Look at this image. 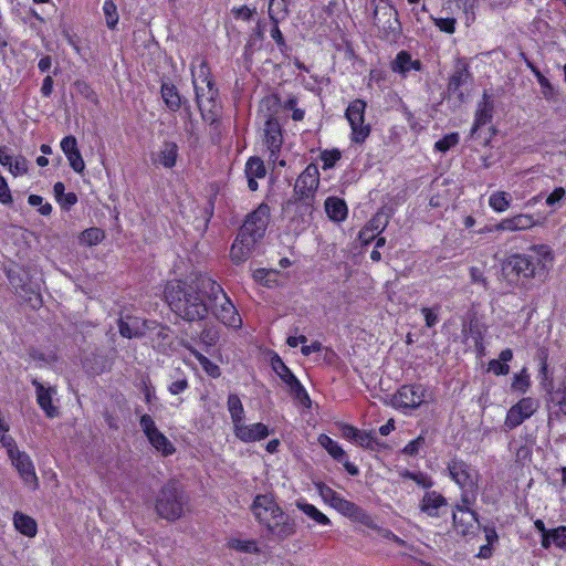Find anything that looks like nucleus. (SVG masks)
Here are the masks:
<instances>
[{"instance_id":"f257e3e1","label":"nucleus","mask_w":566,"mask_h":566,"mask_svg":"<svg viewBox=\"0 0 566 566\" xmlns=\"http://www.w3.org/2000/svg\"><path fill=\"white\" fill-rule=\"evenodd\" d=\"M206 281H213L207 274H196L185 281L169 282L165 290L170 308L181 318L201 321L209 313L210 287Z\"/></svg>"},{"instance_id":"f03ea898","label":"nucleus","mask_w":566,"mask_h":566,"mask_svg":"<svg viewBox=\"0 0 566 566\" xmlns=\"http://www.w3.org/2000/svg\"><path fill=\"white\" fill-rule=\"evenodd\" d=\"M553 259L548 245H533L525 253L507 256L502 263V274L511 284H517L521 280L542 279L548 272Z\"/></svg>"},{"instance_id":"7ed1b4c3","label":"nucleus","mask_w":566,"mask_h":566,"mask_svg":"<svg viewBox=\"0 0 566 566\" xmlns=\"http://www.w3.org/2000/svg\"><path fill=\"white\" fill-rule=\"evenodd\" d=\"M251 512L260 526L275 539L284 541L296 533L295 520L284 512L273 494H258Z\"/></svg>"},{"instance_id":"20e7f679","label":"nucleus","mask_w":566,"mask_h":566,"mask_svg":"<svg viewBox=\"0 0 566 566\" xmlns=\"http://www.w3.org/2000/svg\"><path fill=\"white\" fill-rule=\"evenodd\" d=\"M206 286L210 287L209 312L226 326L240 328L242 319L221 285L216 281H206Z\"/></svg>"},{"instance_id":"39448f33","label":"nucleus","mask_w":566,"mask_h":566,"mask_svg":"<svg viewBox=\"0 0 566 566\" xmlns=\"http://www.w3.org/2000/svg\"><path fill=\"white\" fill-rule=\"evenodd\" d=\"M186 504L187 497L181 486L177 482L170 481L159 491L155 509L160 517L176 521L184 515Z\"/></svg>"},{"instance_id":"423d86ee","label":"nucleus","mask_w":566,"mask_h":566,"mask_svg":"<svg viewBox=\"0 0 566 566\" xmlns=\"http://www.w3.org/2000/svg\"><path fill=\"white\" fill-rule=\"evenodd\" d=\"M373 22L380 36L387 41H396L401 34L398 12L389 0H373Z\"/></svg>"},{"instance_id":"0eeeda50","label":"nucleus","mask_w":566,"mask_h":566,"mask_svg":"<svg viewBox=\"0 0 566 566\" xmlns=\"http://www.w3.org/2000/svg\"><path fill=\"white\" fill-rule=\"evenodd\" d=\"M192 83L196 92L198 107L203 112H212L216 106L218 90L210 78L209 67L206 62H201L192 70Z\"/></svg>"},{"instance_id":"6e6552de","label":"nucleus","mask_w":566,"mask_h":566,"mask_svg":"<svg viewBox=\"0 0 566 566\" xmlns=\"http://www.w3.org/2000/svg\"><path fill=\"white\" fill-rule=\"evenodd\" d=\"M314 486L324 503L328 504L344 516L361 520L365 516L364 511L355 503L344 499L340 494L323 482H315Z\"/></svg>"},{"instance_id":"1a4fd4ad","label":"nucleus","mask_w":566,"mask_h":566,"mask_svg":"<svg viewBox=\"0 0 566 566\" xmlns=\"http://www.w3.org/2000/svg\"><path fill=\"white\" fill-rule=\"evenodd\" d=\"M366 103L363 99L353 101L345 113L350 125V139L356 144H363L370 134V126L365 124Z\"/></svg>"},{"instance_id":"9d476101","label":"nucleus","mask_w":566,"mask_h":566,"mask_svg":"<svg viewBox=\"0 0 566 566\" xmlns=\"http://www.w3.org/2000/svg\"><path fill=\"white\" fill-rule=\"evenodd\" d=\"M8 458L12 467L17 470L24 485L31 491L38 490L39 479L30 455L17 447L8 453Z\"/></svg>"},{"instance_id":"9b49d317","label":"nucleus","mask_w":566,"mask_h":566,"mask_svg":"<svg viewBox=\"0 0 566 566\" xmlns=\"http://www.w3.org/2000/svg\"><path fill=\"white\" fill-rule=\"evenodd\" d=\"M271 367L273 371L280 377V379L285 384L290 394L295 399H297L301 403L310 402L307 391L277 354H273L271 357Z\"/></svg>"},{"instance_id":"f8f14e48","label":"nucleus","mask_w":566,"mask_h":566,"mask_svg":"<svg viewBox=\"0 0 566 566\" xmlns=\"http://www.w3.org/2000/svg\"><path fill=\"white\" fill-rule=\"evenodd\" d=\"M140 428L147 437L151 447L163 457H169L175 453L176 448L170 440L157 428L154 419L149 415H143L139 420Z\"/></svg>"},{"instance_id":"ddd939ff","label":"nucleus","mask_w":566,"mask_h":566,"mask_svg":"<svg viewBox=\"0 0 566 566\" xmlns=\"http://www.w3.org/2000/svg\"><path fill=\"white\" fill-rule=\"evenodd\" d=\"M427 390L421 385L401 386L391 398L394 408L406 411L420 407L426 401Z\"/></svg>"},{"instance_id":"4468645a","label":"nucleus","mask_w":566,"mask_h":566,"mask_svg":"<svg viewBox=\"0 0 566 566\" xmlns=\"http://www.w3.org/2000/svg\"><path fill=\"white\" fill-rule=\"evenodd\" d=\"M270 208L268 205H260L245 219L244 224L240 229L242 235L253 238L255 241L261 240L269 224Z\"/></svg>"},{"instance_id":"2eb2a0df","label":"nucleus","mask_w":566,"mask_h":566,"mask_svg":"<svg viewBox=\"0 0 566 566\" xmlns=\"http://www.w3.org/2000/svg\"><path fill=\"white\" fill-rule=\"evenodd\" d=\"M539 408L537 399L525 397L513 405L506 413L504 427L512 430L530 419Z\"/></svg>"},{"instance_id":"dca6fc26","label":"nucleus","mask_w":566,"mask_h":566,"mask_svg":"<svg viewBox=\"0 0 566 566\" xmlns=\"http://www.w3.org/2000/svg\"><path fill=\"white\" fill-rule=\"evenodd\" d=\"M450 478L465 492L473 491L478 484V471L460 459H452L448 463Z\"/></svg>"},{"instance_id":"f3484780","label":"nucleus","mask_w":566,"mask_h":566,"mask_svg":"<svg viewBox=\"0 0 566 566\" xmlns=\"http://www.w3.org/2000/svg\"><path fill=\"white\" fill-rule=\"evenodd\" d=\"M319 185V171L315 164H310L296 179L294 192L298 199L313 198Z\"/></svg>"},{"instance_id":"a211bd4d","label":"nucleus","mask_w":566,"mask_h":566,"mask_svg":"<svg viewBox=\"0 0 566 566\" xmlns=\"http://www.w3.org/2000/svg\"><path fill=\"white\" fill-rule=\"evenodd\" d=\"M462 502L465 505H457V510L453 512V525L459 534L465 536L473 532L478 524V518L475 513L468 507L470 501L467 493L462 494Z\"/></svg>"},{"instance_id":"6ab92c4d","label":"nucleus","mask_w":566,"mask_h":566,"mask_svg":"<svg viewBox=\"0 0 566 566\" xmlns=\"http://www.w3.org/2000/svg\"><path fill=\"white\" fill-rule=\"evenodd\" d=\"M537 224L535 218L530 213H518L502 219L499 223L489 229V231H525Z\"/></svg>"},{"instance_id":"aec40b11","label":"nucleus","mask_w":566,"mask_h":566,"mask_svg":"<svg viewBox=\"0 0 566 566\" xmlns=\"http://www.w3.org/2000/svg\"><path fill=\"white\" fill-rule=\"evenodd\" d=\"M318 443L327 451V453L338 462H342L347 473L350 475H357L359 473L358 468L349 462L346 457V452L327 434H319L317 439Z\"/></svg>"},{"instance_id":"412c9836","label":"nucleus","mask_w":566,"mask_h":566,"mask_svg":"<svg viewBox=\"0 0 566 566\" xmlns=\"http://www.w3.org/2000/svg\"><path fill=\"white\" fill-rule=\"evenodd\" d=\"M154 322H148L136 316H125L119 319L118 327L123 337L133 338L142 337L150 329Z\"/></svg>"},{"instance_id":"4be33fe9","label":"nucleus","mask_w":566,"mask_h":566,"mask_svg":"<svg viewBox=\"0 0 566 566\" xmlns=\"http://www.w3.org/2000/svg\"><path fill=\"white\" fill-rule=\"evenodd\" d=\"M234 436L242 442H254L265 439L270 432L265 424L261 422L245 424L241 421L233 428Z\"/></svg>"},{"instance_id":"5701e85b","label":"nucleus","mask_w":566,"mask_h":566,"mask_svg":"<svg viewBox=\"0 0 566 566\" xmlns=\"http://www.w3.org/2000/svg\"><path fill=\"white\" fill-rule=\"evenodd\" d=\"M263 133L264 143L270 150V158L272 160H276V153L280 150L282 145V134L279 122L273 117L268 118L264 124Z\"/></svg>"},{"instance_id":"b1692460","label":"nucleus","mask_w":566,"mask_h":566,"mask_svg":"<svg viewBox=\"0 0 566 566\" xmlns=\"http://www.w3.org/2000/svg\"><path fill=\"white\" fill-rule=\"evenodd\" d=\"M35 388L36 402L49 418L57 416V408L53 405V396L56 395L54 387H45L38 379L32 380Z\"/></svg>"},{"instance_id":"393cba45","label":"nucleus","mask_w":566,"mask_h":566,"mask_svg":"<svg viewBox=\"0 0 566 566\" xmlns=\"http://www.w3.org/2000/svg\"><path fill=\"white\" fill-rule=\"evenodd\" d=\"M469 78L470 72L468 65L459 61L448 83L449 93L455 95L460 101H463L465 95L463 86L468 83Z\"/></svg>"},{"instance_id":"a878e982","label":"nucleus","mask_w":566,"mask_h":566,"mask_svg":"<svg viewBox=\"0 0 566 566\" xmlns=\"http://www.w3.org/2000/svg\"><path fill=\"white\" fill-rule=\"evenodd\" d=\"M256 242L258 241H255L253 238H250L248 235L243 237L242 232L240 231L231 247V260L237 264L247 261L250 258L251 252L254 249Z\"/></svg>"},{"instance_id":"bb28decb","label":"nucleus","mask_w":566,"mask_h":566,"mask_svg":"<svg viewBox=\"0 0 566 566\" xmlns=\"http://www.w3.org/2000/svg\"><path fill=\"white\" fill-rule=\"evenodd\" d=\"M447 500L436 491L427 492L420 503L421 512L431 517L440 516V510L447 506Z\"/></svg>"},{"instance_id":"cd10ccee","label":"nucleus","mask_w":566,"mask_h":566,"mask_svg":"<svg viewBox=\"0 0 566 566\" xmlns=\"http://www.w3.org/2000/svg\"><path fill=\"white\" fill-rule=\"evenodd\" d=\"M493 114V103L491 97L484 93L482 101L478 105V109L475 113L474 123L472 126L471 134H475L478 129L486 124H489L492 119Z\"/></svg>"},{"instance_id":"c85d7f7f","label":"nucleus","mask_w":566,"mask_h":566,"mask_svg":"<svg viewBox=\"0 0 566 566\" xmlns=\"http://www.w3.org/2000/svg\"><path fill=\"white\" fill-rule=\"evenodd\" d=\"M266 174L263 160L259 157H251L245 164V175L248 178V187L251 191L258 189L256 178H264Z\"/></svg>"},{"instance_id":"c756f323","label":"nucleus","mask_w":566,"mask_h":566,"mask_svg":"<svg viewBox=\"0 0 566 566\" xmlns=\"http://www.w3.org/2000/svg\"><path fill=\"white\" fill-rule=\"evenodd\" d=\"M295 506L301 512H303L310 520H312L316 525L331 526L332 521L329 520V517L315 505L306 502L303 499H300L295 502Z\"/></svg>"},{"instance_id":"7c9ffc66","label":"nucleus","mask_w":566,"mask_h":566,"mask_svg":"<svg viewBox=\"0 0 566 566\" xmlns=\"http://www.w3.org/2000/svg\"><path fill=\"white\" fill-rule=\"evenodd\" d=\"M178 158V146L174 142H165L159 151L157 153V157L155 163L161 165L165 168H172L177 164Z\"/></svg>"},{"instance_id":"2f4dec72","label":"nucleus","mask_w":566,"mask_h":566,"mask_svg":"<svg viewBox=\"0 0 566 566\" xmlns=\"http://www.w3.org/2000/svg\"><path fill=\"white\" fill-rule=\"evenodd\" d=\"M14 528L27 537H34L38 533L35 520L22 512H15L13 515Z\"/></svg>"},{"instance_id":"473e14b6","label":"nucleus","mask_w":566,"mask_h":566,"mask_svg":"<svg viewBox=\"0 0 566 566\" xmlns=\"http://www.w3.org/2000/svg\"><path fill=\"white\" fill-rule=\"evenodd\" d=\"M325 211L333 221L340 222L347 217V206L344 200L336 197H328L325 200Z\"/></svg>"},{"instance_id":"72a5a7b5","label":"nucleus","mask_w":566,"mask_h":566,"mask_svg":"<svg viewBox=\"0 0 566 566\" xmlns=\"http://www.w3.org/2000/svg\"><path fill=\"white\" fill-rule=\"evenodd\" d=\"M420 61L412 60L406 51L399 52L392 62V70L402 75H406L410 70H420Z\"/></svg>"},{"instance_id":"f704fd0d","label":"nucleus","mask_w":566,"mask_h":566,"mask_svg":"<svg viewBox=\"0 0 566 566\" xmlns=\"http://www.w3.org/2000/svg\"><path fill=\"white\" fill-rule=\"evenodd\" d=\"M227 407L234 428L244 420V408L240 397L237 394H230L227 400Z\"/></svg>"},{"instance_id":"c9c22d12","label":"nucleus","mask_w":566,"mask_h":566,"mask_svg":"<svg viewBox=\"0 0 566 566\" xmlns=\"http://www.w3.org/2000/svg\"><path fill=\"white\" fill-rule=\"evenodd\" d=\"M161 97L170 111L177 112L180 108L181 99L172 84L164 83L161 85Z\"/></svg>"},{"instance_id":"e433bc0d","label":"nucleus","mask_w":566,"mask_h":566,"mask_svg":"<svg viewBox=\"0 0 566 566\" xmlns=\"http://www.w3.org/2000/svg\"><path fill=\"white\" fill-rule=\"evenodd\" d=\"M53 192L56 201L64 209L74 206L77 201V197L74 192H65L64 184L59 181L53 186Z\"/></svg>"},{"instance_id":"4c0bfd02","label":"nucleus","mask_w":566,"mask_h":566,"mask_svg":"<svg viewBox=\"0 0 566 566\" xmlns=\"http://www.w3.org/2000/svg\"><path fill=\"white\" fill-rule=\"evenodd\" d=\"M511 195L505 191H495L489 197V206L495 212H504L511 207Z\"/></svg>"},{"instance_id":"58836bf2","label":"nucleus","mask_w":566,"mask_h":566,"mask_svg":"<svg viewBox=\"0 0 566 566\" xmlns=\"http://www.w3.org/2000/svg\"><path fill=\"white\" fill-rule=\"evenodd\" d=\"M228 546L242 553L258 554L260 552L258 542L254 539L232 538L229 541Z\"/></svg>"},{"instance_id":"ea45409f","label":"nucleus","mask_w":566,"mask_h":566,"mask_svg":"<svg viewBox=\"0 0 566 566\" xmlns=\"http://www.w3.org/2000/svg\"><path fill=\"white\" fill-rule=\"evenodd\" d=\"M287 12L286 0H270L269 14L274 23H277L279 20L285 19L287 17Z\"/></svg>"},{"instance_id":"a19ab883","label":"nucleus","mask_w":566,"mask_h":566,"mask_svg":"<svg viewBox=\"0 0 566 566\" xmlns=\"http://www.w3.org/2000/svg\"><path fill=\"white\" fill-rule=\"evenodd\" d=\"M531 386L530 375L527 369L523 368L521 373L515 374L511 384V388L520 394H525Z\"/></svg>"},{"instance_id":"79ce46f5","label":"nucleus","mask_w":566,"mask_h":566,"mask_svg":"<svg viewBox=\"0 0 566 566\" xmlns=\"http://www.w3.org/2000/svg\"><path fill=\"white\" fill-rule=\"evenodd\" d=\"M388 224V216L384 212H377L366 224V227L376 234L385 230Z\"/></svg>"},{"instance_id":"37998d69","label":"nucleus","mask_w":566,"mask_h":566,"mask_svg":"<svg viewBox=\"0 0 566 566\" xmlns=\"http://www.w3.org/2000/svg\"><path fill=\"white\" fill-rule=\"evenodd\" d=\"M459 140L460 137L458 133H450L434 144V149L440 153H447L458 145Z\"/></svg>"},{"instance_id":"c03bdc74","label":"nucleus","mask_w":566,"mask_h":566,"mask_svg":"<svg viewBox=\"0 0 566 566\" xmlns=\"http://www.w3.org/2000/svg\"><path fill=\"white\" fill-rule=\"evenodd\" d=\"M549 542L556 547L566 551V526H558L549 530Z\"/></svg>"},{"instance_id":"a18cd8bd","label":"nucleus","mask_w":566,"mask_h":566,"mask_svg":"<svg viewBox=\"0 0 566 566\" xmlns=\"http://www.w3.org/2000/svg\"><path fill=\"white\" fill-rule=\"evenodd\" d=\"M104 239V232L98 228H90L82 232L81 241L87 245H95Z\"/></svg>"},{"instance_id":"49530a36","label":"nucleus","mask_w":566,"mask_h":566,"mask_svg":"<svg viewBox=\"0 0 566 566\" xmlns=\"http://www.w3.org/2000/svg\"><path fill=\"white\" fill-rule=\"evenodd\" d=\"M321 160L323 161V169H331L340 159L342 154L338 149H325L321 153Z\"/></svg>"},{"instance_id":"de8ad7c7","label":"nucleus","mask_w":566,"mask_h":566,"mask_svg":"<svg viewBox=\"0 0 566 566\" xmlns=\"http://www.w3.org/2000/svg\"><path fill=\"white\" fill-rule=\"evenodd\" d=\"M532 71L534 72L535 76L537 77V81L541 85V91L546 99H553L555 95V90L553 85L549 83V81L535 67H532Z\"/></svg>"},{"instance_id":"09e8293b","label":"nucleus","mask_w":566,"mask_h":566,"mask_svg":"<svg viewBox=\"0 0 566 566\" xmlns=\"http://www.w3.org/2000/svg\"><path fill=\"white\" fill-rule=\"evenodd\" d=\"M103 11L106 18V24L109 29H114L118 22V14L116 6L112 0H106L103 6Z\"/></svg>"},{"instance_id":"8fccbe9b","label":"nucleus","mask_w":566,"mask_h":566,"mask_svg":"<svg viewBox=\"0 0 566 566\" xmlns=\"http://www.w3.org/2000/svg\"><path fill=\"white\" fill-rule=\"evenodd\" d=\"M195 356L208 375L214 378L220 376V369L216 364L198 352H195Z\"/></svg>"},{"instance_id":"3c124183","label":"nucleus","mask_w":566,"mask_h":566,"mask_svg":"<svg viewBox=\"0 0 566 566\" xmlns=\"http://www.w3.org/2000/svg\"><path fill=\"white\" fill-rule=\"evenodd\" d=\"M358 446L365 449H374L377 444L375 434L371 431H361L359 430L357 434V439L355 441Z\"/></svg>"},{"instance_id":"603ef678","label":"nucleus","mask_w":566,"mask_h":566,"mask_svg":"<svg viewBox=\"0 0 566 566\" xmlns=\"http://www.w3.org/2000/svg\"><path fill=\"white\" fill-rule=\"evenodd\" d=\"M434 25L442 32L452 34L455 31L454 18H433Z\"/></svg>"},{"instance_id":"864d4df0","label":"nucleus","mask_w":566,"mask_h":566,"mask_svg":"<svg viewBox=\"0 0 566 566\" xmlns=\"http://www.w3.org/2000/svg\"><path fill=\"white\" fill-rule=\"evenodd\" d=\"M275 275H276V271L266 270V269H256L253 272V279L256 282H260L266 286H271V283L274 281V280H272V277Z\"/></svg>"},{"instance_id":"5fc2aeb1","label":"nucleus","mask_w":566,"mask_h":566,"mask_svg":"<svg viewBox=\"0 0 566 566\" xmlns=\"http://www.w3.org/2000/svg\"><path fill=\"white\" fill-rule=\"evenodd\" d=\"M67 160H69V164L71 166V168L75 171V172H78V174H82L85 169V163L83 160V157L78 151L76 153H73L69 156H66Z\"/></svg>"},{"instance_id":"6e6d98bb","label":"nucleus","mask_w":566,"mask_h":566,"mask_svg":"<svg viewBox=\"0 0 566 566\" xmlns=\"http://www.w3.org/2000/svg\"><path fill=\"white\" fill-rule=\"evenodd\" d=\"M424 444V438L422 436H419L417 439L410 441L405 448L402 449V452L406 455L413 457L419 453L420 449Z\"/></svg>"},{"instance_id":"4d7b16f0","label":"nucleus","mask_w":566,"mask_h":566,"mask_svg":"<svg viewBox=\"0 0 566 566\" xmlns=\"http://www.w3.org/2000/svg\"><path fill=\"white\" fill-rule=\"evenodd\" d=\"M61 149L65 156L78 151L77 142L74 136H66L61 140Z\"/></svg>"},{"instance_id":"13d9d810","label":"nucleus","mask_w":566,"mask_h":566,"mask_svg":"<svg viewBox=\"0 0 566 566\" xmlns=\"http://www.w3.org/2000/svg\"><path fill=\"white\" fill-rule=\"evenodd\" d=\"M9 171L13 176H21L28 171L27 160L22 157H17L9 167Z\"/></svg>"},{"instance_id":"bf43d9fd","label":"nucleus","mask_w":566,"mask_h":566,"mask_svg":"<svg viewBox=\"0 0 566 566\" xmlns=\"http://www.w3.org/2000/svg\"><path fill=\"white\" fill-rule=\"evenodd\" d=\"M189 387L188 380L185 376L178 377L176 380H174L169 387L168 390L171 395H179L187 390Z\"/></svg>"},{"instance_id":"052dcab7","label":"nucleus","mask_w":566,"mask_h":566,"mask_svg":"<svg viewBox=\"0 0 566 566\" xmlns=\"http://www.w3.org/2000/svg\"><path fill=\"white\" fill-rule=\"evenodd\" d=\"M488 369L497 376L507 375L510 371V366L500 361L499 359H492L489 361Z\"/></svg>"},{"instance_id":"680f3d73","label":"nucleus","mask_w":566,"mask_h":566,"mask_svg":"<svg viewBox=\"0 0 566 566\" xmlns=\"http://www.w3.org/2000/svg\"><path fill=\"white\" fill-rule=\"evenodd\" d=\"M534 526L542 534V543H541L542 546L546 549L549 548L551 547V542H549V536H548L549 530H547L545 527V524L542 520H536L534 522Z\"/></svg>"},{"instance_id":"e2e57ef3","label":"nucleus","mask_w":566,"mask_h":566,"mask_svg":"<svg viewBox=\"0 0 566 566\" xmlns=\"http://www.w3.org/2000/svg\"><path fill=\"white\" fill-rule=\"evenodd\" d=\"M0 202L9 205L12 202L11 192L9 190L6 179L0 175Z\"/></svg>"},{"instance_id":"0e129e2a","label":"nucleus","mask_w":566,"mask_h":566,"mask_svg":"<svg viewBox=\"0 0 566 566\" xmlns=\"http://www.w3.org/2000/svg\"><path fill=\"white\" fill-rule=\"evenodd\" d=\"M339 428L343 438L354 442L356 441L359 429L346 423L340 424Z\"/></svg>"},{"instance_id":"69168bd1","label":"nucleus","mask_w":566,"mask_h":566,"mask_svg":"<svg viewBox=\"0 0 566 566\" xmlns=\"http://www.w3.org/2000/svg\"><path fill=\"white\" fill-rule=\"evenodd\" d=\"M421 313L424 317L426 326L431 328L438 323V314L429 307H422Z\"/></svg>"},{"instance_id":"338daca9","label":"nucleus","mask_w":566,"mask_h":566,"mask_svg":"<svg viewBox=\"0 0 566 566\" xmlns=\"http://www.w3.org/2000/svg\"><path fill=\"white\" fill-rule=\"evenodd\" d=\"M232 13L238 19H242L244 21H249L252 18V15H253L254 10L250 9L247 6H241L239 8H233L232 9Z\"/></svg>"},{"instance_id":"774afa93","label":"nucleus","mask_w":566,"mask_h":566,"mask_svg":"<svg viewBox=\"0 0 566 566\" xmlns=\"http://www.w3.org/2000/svg\"><path fill=\"white\" fill-rule=\"evenodd\" d=\"M412 481L424 489H429L433 485L431 478L422 472H417L416 475L412 476Z\"/></svg>"}]
</instances>
